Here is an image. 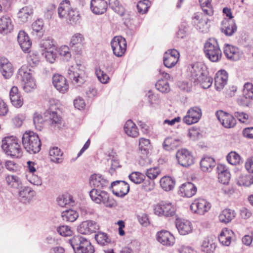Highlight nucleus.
<instances>
[{
    "label": "nucleus",
    "mask_w": 253,
    "mask_h": 253,
    "mask_svg": "<svg viewBox=\"0 0 253 253\" xmlns=\"http://www.w3.org/2000/svg\"><path fill=\"white\" fill-rule=\"evenodd\" d=\"M178 163L182 166L188 167L194 163V158L190 152L186 149L179 150L176 153Z\"/></svg>",
    "instance_id": "10"
},
{
    "label": "nucleus",
    "mask_w": 253,
    "mask_h": 253,
    "mask_svg": "<svg viewBox=\"0 0 253 253\" xmlns=\"http://www.w3.org/2000/svg\"><path fill=\"white\" fill-rule=\"evenodd\" d=\"M67 76L73 84L80 85L86 79V76L84 70L80 69L78 66H70L67 70Z\"/></svg>",
    "instance_id": "5"
},
{
    "label": "nucleus",
    "mask_w": 253,
    "mask_h": 253,
    "mask_svg": "<svg viewBox=\"0 0 253 253\" xmlns=\"http://www.w3.org/2000/svg\"><path fill=\"white\" fill-rule=\"evenodd\" d=\"M17 41L22 50L28 52L32 45V42L28 35L24 31L19 32Z\"/></svg>",
    "instance_id": "25"
},
{
    "label": "nucleus",
    "mask_w": 253,
    "mask_h": 253,
    "mask_svg": "<svg viewBox=\"0 0 253 253\" xmlns=\"http://www.w3.org/2000/svg\"><path fill=\"white\" fill-rule=\"evenodd\" d=\"M235 216L234 211L229 209L223 210L219 215V219L221 222L228 223L230 222Z\"/></svg>",
    "instance_id": "39"
},
{
    "label": "nucleus",
    "mask_w": 253,
    "mask_h": 253,
    "mask_svg": "<svg viewBox=\"0 0 253 253\" xmlns=\"http://www.w3.org/2000/svg\"><path fill=\"white\" fill-rule=\"evenodd\" d=\"M57 52L62 59L68 61L72 56L69 47L67 45H62L60 46L57 50Z\"/></svg>",
    "instance_id": "52"
},
{
    "label": "nucleus",
    "mask_w": 253,
    "mask_h": 253,
    "mask_svg": "<svg viewBox=\"0 0 253 253\" xmlns=\"http://www.w3.org/2000/svg\"><path fill=\"white\" fill-rule=\"evenodd\" d=\"M237 30V26L233 21H227L223 22V26L221 28L222 32L226 36H232Z\"/></svg>",
    "instance_id": "40"
},
{
    "label": "nucleus",
    "mask_w": 253,
    "mask_h": 253,
    "mask_svg": "<svg viewBox=\"0 0 253 253\" xmlns=\"http://www.w3.org/2000/svg\"><path fill=\"white\" fill-rule=\"evenodd\" d=\"M109 4L110 7L116 13L121 16L124 15L125 8L120 4L118 0H109Z\"/></svg>",
    "instance_id": "49"
},
{
    "label": "nucleus",
    "mask_w": 253,
    "mask_h": 253,
    "mask_svg": "<svg viewBox=\"0 0 253 253\" xmlns=\"http://www.w3.org/2000/svg\"><path fill=\"white\" fill-rule=\"evenodd\" d=\"M211 1V0H199L203 11L208 15H212L213 13Z\"/></svg>",
    "instance_id": "51"
},
{
    "label": "nucleus",
    "mask_w": 253,
    "mask_h": 253,
    "mask_svg": "<svg viewBox=\"0 0 253 253\" xmlns=\"http://www.w3.org/2000/svg\"><path fill=\"white\" fill-rule=\"evenodd\" d=\"M44 117L45 120L48 122L51 126H56L61 123L62 118L61 116L55 111L47 110L44 113Z\"/></svg>",
    "instance_id": "34"
},
{
    "label": "nucleus",
    "mask_w": 253,
    "mask_h": 253,
    "mask_svg": "<svg viewBox=\"0 0 253 253\" xmlns=\"http://www.w3.org/2000/svg\"><path fill=\"white\" fill-rule=\"evenodd\" d=\"M81 17L79 11L76 8H73L68 13L66 19L67 22L71 25H76L80 22Z\"/></svg>",
    "instance_id": "43"
},
{
    "label": "nucleus",
    "mask_w": 253,
    "mask_h": 253,
    "mask_svg": "<svg viewBox=\"0 0 253 253\" xmlns=\"http://www.w3.org/2000/svg\"><path fill=\"white\" fill-rule=\"evenodd\" d=\"M224 53L227 58L234 61L238 60L240 57L239 49L234 46L229 44L225 45Z\"/></svg>",
    "instance_id": "35"
},
{
    "label": "nucleus",
    "mask_w": 253,
    "mask_h": 253,
    "mask_svg": "<svg viewBox=\"0 0 253 253\" xmlns=\"http://www.w3.org/2000/svg\"><path fill=\"white\" fill-rule=\"evenodd\" d=\"M1 148L8 156L20 158L22 156V150L18 139L14 136L5 137L2 140Z\"/></svg>",
    "instance_id": "2"
},
{
    "label": "nucleus",
    "mask_w": 253,
    "mask_h": 253,
    "mask_svg": "<svg viewBox=\"0 0 253 253\" xmlns=\"http://www.w3.org/2000/svg\"><path fill=\"white\" fill-rule=\"evenodd\" d=\"M243 94L245 98L253 99V84L251 83H246L244 85Z\"/></svg>",
    "instance_id": "59"
},
{
    "label": "nucleus",
    "mask_w": 253,
    "mask_h": 253,
    "mask_svg": "<svg viewBox=\"0 0 253 253\" xmlns=\"http://www.w3.org/2000/svg\"><path fill=\"white\" fill-rule=\"evenodd\" d=\"M89 195L92 199L96 204H104L105 206H113L114 201L110 199L108 194L103 191H99L97 189H93L89 192Z\"/></svg>",
    "instance_id": "7"
},
{
    "label": "nucleus",
    "mask_w": 253,
    "mask_h": 253,
    "mask_svg": "<svg viewBox=\"0 0 253 253\" xmlns=\"http://www.w3.org/2000/svg\"><path fill=\"white\" fill-rule=\"evenodd\" d=\"M157 90L163 93H167L170 90V87L167 81L159 80L155 84Z\"/></svg>",
    "instance_id": "55"
},
{
    "label": "nucleus",
    "mask_w": 253,
    "mask_h": 253,
    "mask_svg": "<svg viewBox=\"0 0 253 253\" xmlns=\"http://www.w3.org/2000/svg\"><path fill=\"white\" fill-rule=\"evenodd\" d=\"M0 71L5 79L10 78L13 72L11 63L5 58H1L0 60Z\"/></svg>",
    "instance_id": "21"
},
{
    "label": "nucleus",
    "mask_w": 253,
    "mask_h": 253,
    "mask_svg": "<svg viewBox=\"0 0 253 253\" xmlns=\"http://www.w3.org/2000/svg\"><path fill=\"white\" fill-rule=\"evenodd\" d=\"M216 115L219 122L225 127H233L236 125V121L232 115L223 111H217Z\"/></svg>",
    "instance_id": "14"
},
{
    "label": "nucleus",
    "mask_w": 253,
    "mask_h": 253,
    "mask_svg": "<svg viewBox=\"0 0 253 253\" xmlns=\"http://www.w3.org/2000/svg\"><path fill=\"white\" fill-rule=\"evenodd\" d=\"M111 45L114 54L117 57L124 55L126 49V42L122 36H116L112 40Z\"/></svg>",
    "instance_id": "6"
},
{
    "label": "nucleus",
    "mask_w": 253,
    "mask_h": 253,
    "mask_svg": "<svg viewBox=\"0 0 253 253\" xmlns=\"http://www.w3.org/2000/svg\"><path fill=\"white\" fill-rule=\"evenodd\" d=\"M33 122L36 128L38 130H41L43 126L44 120L41 115L35 113L33 117Z\"/></svg>",
    "instance_id": "63"
},
{
    "label": "nucleus",
    "mask_w": 253,
    "mask_h": 253,
    "mask_svg": "<svg viewBox=\"0 0 253 253\" xmlns=\"http://www.w3.org/2000/svg\"><path fill=\"white\" fill-rule=\"evenodd\" d=\"M192 22L197 29L204 32L207 27L208 19L202 13L197 12L192 16Z\"/></svg>",
    "instance_id": "19"
},
{
    "label": "nucleus",
    "mask_w": 253,
    "mask_h": 253,
    "mask_svg": "<svg viewBox=\"0 0 253 253\" xmlns=\"http://www.w3.org/2000/svg\"><path fill=\"white\" fill-rule=\"evenodd\" d=\"M179 59V53L175 49H169L164 55L163 61L164 65L168 68H171L174 67Z\"/></svg>",
    "instance_id": "9"
},
{
    "label": "nucleus",
    "mask_w": 253,
    "mask_h": 253,
    "mask_svg": "<svg viewBox=\"0 0 253 253\" xmlns=\"http://www.w3.org/2000/svg\"><path fill=\"white\" fill-rule=\"evenodd\" d=\"M188 70L194 83H196L199 78L205 73L198 63L190 65L188 66Z\"/></svg>",
    "instance_id": "30"
},
{
    "label": "nucleus",
    "mask_w": 253,
    "mask_h": 253,
    "mask_svg": "<svg viewBox=\"0 0 253 253\" xmlns=\"http://www.w3.org/2000/svg\"><path fill=\"white\" fill-rule=\"evenodd\" d=\"M70 2L68 0H64L60 4L58 8V13L59 17L66 19L68 17V13L72 10Z\"/></svg>",
    "instance_id": "32"
},
{
    "label": "nucleus",
    "mask_w": 253,
    "mask_h": 253,
    "mask_svg": "<svg viewBox=\"0 0 253 253\" xmlns=\"http://www.w3.org/2000/svg\"><path fill=\"white\" fill-rule=\"evenodd\" d=\"M145 176L139 172H132L129 175V179L135 184H140L143 181Z\"/></svg>",
    "instance_id": "62"
},
{
    "label": "nucleus",
    "mask_w": 253,
    "mask_h": 253,
    "mask_svg": "<svg viewBox=\"0 0 253 253\" xmlns=\"http://www.w3.org/2000/svg\"><path fill=\"white\" fill-rule=\"evenodd\" d=\"M14 27L11 17L8 15H4L0 18V33L7 34L12 31Z\"/></svg>",
    "instance_id": "17"
},
{
    "label": "nucleus",
    "mask_w": 253,
    "mask_h": 253,
    "mask_svg": "<svg viewBox=\"0 0 253 253\" xmlns=\"http://www.w3.org/2000/svg\"><path fill=\"white\" fill-rule=\"evenodd\" d=\"M49 155L51 161L60 163L62 162L63 153L61 150L57 147H53L50 149Z\"/></svg>",
    "instance_id": "42"
},
{
    "label": "nucleus",
    "mask_w": 253,
    "mask_h": 253,
    "mask_svg": "<svg viewBox=\"0 0 253 253\" xmlns=\"http://www.w3.org/2000/svg\"><path fill=\"white\" fill-rule=\"evenodd\" d=\"M33 13V9L31 6H25L20 9L18 13V20L22 22H27Z\"/></svg>",
    "instance_id": "31"
},
{
    "label": "nucleus",
    "mask_w": 253,
    "mask_h": 253,
    "mask_svg": "<svg viewBox=\"0 0 253 253\" xmlns=\"http://www.w3.org/2000/svg\"><path fill=\"white\" fill-rule=\"evenodd\" d=\"M234 115L240 122L243 123H249L253 120V115L244 112H235Z\"/></svg>",
    "instance_id": "48"
},
{
    "label": "nucleus",
    "mask_w": 253,
    "mask_h": 253,
    "mask_svg": "<svg viewBox=\"0 0 253 253\" xmlns=\"http://www.w3.org/2000/svg\"><path fill=\"white\" fill-rule=\"evenodd\" d=\"M84 41V38L82 34L76 33L72 37L70 44L71 46L79 47L83 45Z\"/></svg>",
    "instance_id": "50"
},
{
    "label": "nucleus",
    "mask_w": 253,
    "mask_h": 253,
    "mask_svg": "<svg viewBox=\"0 0 253 253\" xmlns=\"http://www.w3.org/2000/svg\"><path fill=\"white\" fill-rule=\"evenodd\" d=\"M75 253H94V247L90 242L81 236H75L69 241Z\"/></svg>",
    "instance_id": "3"
},
{
    "label": "nucleus",
    "mask_w": 253,
    "mask_h": 253,
    "mask_svg": "<svg viewBox=\"0 0 253 253\" xmlns=\"http://www.w3.org/2000/svg\"><path fill=\"white\" fill-rule=\"evenodd\" d=\"M24 148L30 154H36L41 149V142L38 135L33 131H26L22 138Z\"/></svg>",
    "instance_id": "1"
},
{
    "label": "nucleus",
    "mask_w": 253,
    "mask_h": 253,
    "mask_svg": "<svg viewBox=\"0 0 253 253\" xmlns=\"http://www.w3.org/2000/svg\"><path fill=\"white\" fill-rule=\"evenodd\" d=\"M95 74L99 81L102 84H106L109 83L110 81L109 77L100 68L95 69Z\"/></svg>",
    "instance_id": "56"
},
{
    "label": "nucleus",
    "mask_w": 253,
    "mask_h": 253,
    "mask_svg": "<svg viewBox=\"0 0 253 253\" xmlns=\"http://www.w3.org/2000/svg\"><path fill=\"white\" fill-rule=\"evenodd\" d=\"M234 234V232L231 229L224 228L218 236V240L222 245L229 246L231 243Z\"/></svg>",
    "instance_id": "27"
},
{
    "label": "nucleus",
    "mask_w": 253,
    "mask_h": 253,
    "mask_svg": "<svg viewBox=\"0 0 253 253\" xmlns=\"http://www.w3.org/2000/svg\"><path fill=\"white\" fill-rule=\"evenodd\" d=\"M204 52L206 57L212 62H217L221 58V51L214 39H210L206 42Z\"/></svg>",
    "instance_id": "4"
},
{
    "label": "nucleus",
    "mask_w": 253,
    "mask_h": 253,
    "mask_svg": "<svg viewBox=\"0 0 253 253\" xmlns=\"http://www.w3.org/2000/svg\"><path fill=\"white\" fill-rule=\"evenodd\" d=\"M157 239L158 242L166 246H171L174 243V236L169 232L166 230L158 232Z\"/></svg>",
    "instance_id": "24"
},
{
    "label": "nucleus",
    "mask_w": 253,
    "mask_h": 253,
    "mask_svg": "<svg viewBox=\"0 0 253 253\" xmlns=\"http://www.w3.org/2000/svg\"><path fill=\"white\" fill-rule=\"evenodd\" d=\"M20 189L18 194L21 200L23 199L28 201L30 199L31 197L35 194V192L29 187H23L22 186V188H20Z\"/></svg>",
    "instance_id": "47"
},
{
    "label": "nucleus",
    "mask_w": 253,
    "mask_h": 253,
    "mask_svg": "<svg viewBox=\"0 0 253 253\" xmlns=\"http://www.w3.org/2000/svg\"><path fill=\"white\" fill-rule=\"evenodd\" d=\"M99 229L97 222L91 220L82 222L78 227V231L82 234H89L96 232Z\"/></svg>",
    "instance_id": "12"
},
{
    "label": "nucleus",
    "mask_w": 253,
    "mask_h": 253,
    "mask_svg": "<svg viewBox=\"0 0 253 253\" xmlns=\"http://www.w3.org/2000/svg\"><path fill=\"white\" fill-rule=\"evenodd\" d=\"M160 185L166 191L171 190L174 187L175 181L170 176H164L160 181Z\"/></svg>",
    "instance_id": "41"
},
{
    "label": "nucleus",
    "mask_w": 253,
    "mask_h": 253,
    "mask_svg": "<svg viewBox=\"0 0 253 253\" xmlns=\"http://www.w3.org/2000/svg\"><path fill=\"white\" fill-rule=\"evenodd\" d=\"M52 83L57 90L61 93H64L69 89L66 79L61 75H54L52 77Z\"/></svg>",
    "instance_id": "16"
},
{
    "label": "nucleus",
    "mask_w": 253,
    "mask_h": 253,
    "mask_svg": "<svg viewBox=\"0 0 253 253\" xmlns=\"http://www.w3.org/2000/svg\"><path fill=\"white\" fill-rule=\"evenodd\" d=\"M110 187L114 194L120 197L126 195L129 190L128 184L122 180H117L112 182Z\"/></svg>",
    "instance_id": "8"
},
{
    "label": "nucleus",
    "mask_w": 253,
    "mask_h": 253,
    "mask_svg": "<svg viewBox=\"0 0 253 253\" xmlns=\"http://www.w3.org/2000/svg\"><path fill=\"white\" fill-rule=\"evenodd\" d=\"M228 74L224 70L218 71L214 77V85L216 90L221 91L227 84Z\"/></svg>",
    "instance_id": "15"
},
{
    "label": "nucleus",
    "mask_w": 253,
    "mask_h": 253,
    "mask_svg": "<svg viewBox=\"0 0 253 253\" xmlns=\"http://www.w3.org/2000/svg\"><path fill=\"white\" fill-rule=\"evenodd\" d=\"M17 78L21 82V83L32 78L31 70L28 66L23 65L18 70L17 74Z\"/></svg>",
    "instance_id": "38"
},
{
    "label": "nucleus",
    "mask_w": 253,
    "mask_h": 253,
    "mask_svg": "<svg viewBox=\"0 0 253 253\" xmlns=\"http://www.w3.org/2000/svg\"><path fill=\"white\" fill-rule=\"evenodd\" d=\"M237 184L246 187L251 186L253 184V175L250 174H241L237 178Z\"/></svg>",
    "instance_id": "44"
},
{
    "label": "nucleus",
    "mask_w": 253,
    "mask_h": 253,
    "mask_svg": "<svg viewBox=\"0 0 253 253\" xmlns=\"http://www.w3.org/2000/svg\"><path fill=\"white\" fill-rule=\"evenodd\" d=\"M42 54L44 55L46 60L51 63H54L57 57L56 50L55 48L47 50L44 52Z\"/></svg>",
    "instance_id": "64"
},
{
    "label": "nucleus",
    "mask_w": 253,
    "mask_h": 253,
    "mask_svg": "<svg viewBox=\"0 0 253 253\" xmlns=\"http://www.w3.org/2000/svg\"><path fill=\"white\" fill-rule=\"evenodd\" d=\"M89 183L91 186L98 189L106 187L109 183L108 180L99 174L91 175L89 178Z\"/></svg>",
    "instance_id": "26"
},
{
    "label": "nucleus",
    "mask_w": 253,
    "mask_h": 253,
    "mask_svg": "<svg viewBox=\"0 0 253 253\" xmlns=\"http://www.w3.org/2000/svg\"><path fill=\"white\" fill-rule=\"evenodd\" d=\"M62 216L64 220L67 221L74 222L78 217L79 214L76 211L69 209L62 212Z\"/></svg>",
    "instance_id": "46"
},
{
    "label": "nucleus",
    "mask_w": 253,
    "mask_h": 253,
    "mask_svg": "<svg viewBox=\"0 0 253 253\" xmlns=\"http://www.w3.org/2000/svg\"><path fill=\"white\" fill-rule=\"evenodd\" d=\"M212 83V79L208 76L205 73L195 83H199L204 88H208L210 87Z\"/></svg>",
    "instance_id": "53"
},
{
    "label": "nucleus",
    "mask_w": 253,
    "mask_h": 253,
    "mask_svg": "<svg viewBox=\"0 0 253 253\" xmlns=\"http://www.w3.org/2000/svg\"><path fill=\"white\" fill-rule=\"evenodd\" d=\"M155 214L159 216H172L175 213V207H155Z\"/></svg>",
    "instance_id": "33"
},
{
    "label": "nucleus",
    "mask_w": 253,
    "mask_h": 253,
    "mask_svg": "<svg viewBox=\"0 0 253 253\" xmlns=\"http://www.w3.org/2000/svg\"><path fill=\"white\" fill-rule=\"evenodd\" d=\"M10 99L11 104L16 108H20L23 104V99L19 92L18 87L13 86L9 92Z\"/></svg>",
    "instance_id": "23"
},
{
    "label": "nucleus",
    "mask_w": 253,
    "mask_h": 253,
    "mask_svg": "<svg viewBox=\"0 0 253 253\" xmlns=\"http://www.w3.org/2000/svg\"><path fill=\"white\" fill-rule=\"evenodd\" d=\"M183 139L181 136L173 134L167 137L164 140L163 146L165 150L167 151L175 149L181 145Z\"/></svg>",
    "instance_id": "13"
},
{
    "label": "nucleus",
    "mask_w": 253,
    "mask_h": 253,
    "mask_svg": "<svg viewBox=\"0 0 253 253\" xmlns=\"http://www.w3.org/2000/svg\"><path fill=\"white\" fill-rule=\"evenodd\" d=\"M56 202L59 206H73L77 204L73 196L68 192L59 195L56 199Z\"/></svg>",
    "instance_id": "29"
},
{
    "label": "nucleus",
    "mask_w": 253,
    "mask_h": 253,
    "mask_svg": "<svg viewBox=\"0 0 253 253\" xmlns=\"http://www.w3.org/2000/svg\"><path fill=\"white\" fill-rule=\"evenodd\" d=\"M200 165L203 171L210 170L215 166L214 160L211 157H204L200 162Z\"/></svg>",
    "instance_id": "45"
},
{
    "label": "nucleus",
    "mask_w": 253,
    "mask_h": 253,
    "mask_svg": "<svg viewBox=\"0 0 253 253\" xmlns=\"http://www.w3.org/2000/svg\"><path fill=\"white\" fill-rule=\"evenodd\" d=\"M175 225L180 235H186L192 232L193 225L189 220L177 219Z\"/></svg>",
    "instance_id": "18"
},
{
    "label": "nucleus",
    "mask_w": 253,
    "mask_h": 253,
    "mask_svg": "<svg viewBox=\"0 0 253 253\" xmlns=\"http://www.w3.org/2000/svg\"><path fill=\"white\" fill-rule=\"evenodd\" d=\"M215 248V244L210 242L209 240L204 241L201 246V250L202 251L207 253H213Z\"/></svg>",
    "instance_id": "60"
},
{
    "label": "nucleus",
    "mask_w": 253,
    "mask_h": 253,
    "mask_svg": "<svg viewBox=\"0 0 253 253\" xmlns=\"http://www.w3.org/2000/svg\"><path fill=\"white\" fill-rule=\"evenodd\" d=\"M202 117V110L200 108L194 106L191 108L187 115L183 118V122L187 125L197 123Z\"/></svg>",
    "instance_id": "11"
},
{
    "label": "nucleus",
    "mask_w": 253,
    "mask_h": 253,
    "mask_svg": "<svg viewBox=\"0 0 253 253\" xmlns=\"http://www.w3.org/2000/svg\"><path fill=\"white\" fill-rule=\"evenodd\" d=\"M95 239L97 242L101 245H105L111 242V240L109 238L107 234L102 232H98L95 235Z\"/></svg>",
    "instance_id": "57"
},
{
    "label": "nucleus",
    "mask_w": 253,
    "mask_h": 253,
    "mask_svg": "<svg viewBox=\"0 0 253 253\" xmlns=\"http://www.w3.org/2000/svg\"><path fill=\"white\" fill-rule=\"evenodd\" d=\"M240 159V156L235 151H231L226 156L227 161L232 165L239 164Z\"/></svg>",
    "instance_id": "58"
},
{
    "label": "nucleus",
    "mask_w": 253,
    "mask_h": 253,
    "mask_svg": "<svg viewBox=\"0 0 253 253\" xmlns=\"http://www.w3.org/2000/svg\"><path fill=\"white\" fill-rule=\"evenodd\" d=\"M124 130L128 136L135 138L139 135L138 128L131 120H128L126 122L124 126Z\"/></svg>",
    "instance_id": "36"
},
{
    "label": "nucleus",
    "mask_w": 253,
    "mask_h": 253,
    "mask_svg": "<svg viewBox=\"0 0 253 253\" xmlns=\"http://www.w3.org/2000/svg\"><path fill=\"white\" fill-rule=\"evenodd\" d=\"M108 7L107 2L105 0H91L90 8L95 14H102L106 11Z\"/></svg>",
    "instance_id": "22"
},
{
    "label": "nucleus",
    "mask_w": 253,
    "mask_h": 253,
    "mask_svg": "<svg viewBox=\"0 0 253 253\" xmlns=\"http://www.w3.org/2000/svg\"><path fill=\"white\" fill-rule=\"evenodd\" d=\"M40 47L42 51H46L55 48L53 40L47 38L42 40L40 43Z\"/></svg>",
    "instance_id": "54"
},
{
    "label": "nucleus",
    "mask_w": 253,
    "mask_h": 253,
    "mask_svg": "<svg viewBox=\"0 0 253 253\" xmlns=\"http://www.w3.org/2000/svg\"><path fill=\"white\" fill-rule=\"evenodd\" d=\"M197 191L196 186L191 182L183 183L179 188V193L181 196L186 197H191L195 194Z\"/></svg>",
    "instance_id": "28"
},
{
    "label": "nucleus",
    "mask_w": 253,
    "mask_h": 253,
    "mask_svg": "<svg viewBox=\"0 0 253 253\" xmlns=\"http://www.w3.org/2000/svg\"><path fill=\"white\" fill-rule=\"evenodd\" d=\"M23 90L28 93L36 87V84L33 78L25 81L21 83Z\"/></svg>",
    "instance_id": "61"
},
{
    "label": "nucleus",
    "mask_w": 253,
    "mask_h": 253,
    "mask_svg": "<svg viewBox=\"0 0 253 253\" xmlns=\"http://www.w3.org/2000/svg\"><path fill=\"white\" fill-rule=\"evenodd\" d=\"M216 169L219 182L223 184H228L231 177L228 169L224 165L219 164L217 166Z\"/></svg>",
    "instance_id": "20"
},
{
    "label": "nucleus",
    "mask_w": 253,
    "mask_h": 253,
    "mask_svg": "<svg viewBox=\"0 0 253 253\" xmlns=\"http://www.w3.org/2000/svg\"><path fill=\"white\" fill-rule=\"evenodd\" d=\"M5 181L7 186L11 188L20 189L22 183L20 178L14 175H8L5 177Z\"/></svg>",
    "instance_id": "37"
}]
</instances>
